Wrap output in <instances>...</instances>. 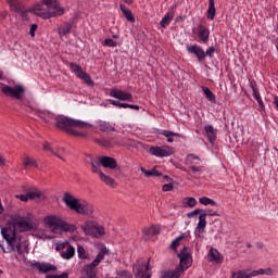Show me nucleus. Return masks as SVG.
Wrapping results in <instances>:
<instances>
[{
	"instance_id": "obj_1",
	"label": "nucleus",
	"mask_w": 278,
	"mask_h": 278,
	"mask_svg": "<svg viewBox=\"0 0 278 278\" xmlns=\"http://www.w3.org/2000/svg\"><path fill=\"white\" fill-rule=\"evenodd\" d=\"M53 125L58 129H62L66 134H70V136H75L76 138H86V132L77 130V127L79 129H90L92 127L88 122L68 118L64 115L55 116Z\"/></svg>"
},
{
	"instance_id": "obj_2",
	"label": "nucleus",
	"mask_w": 278,
	"mask_h": 278,
	"mask_svg": "<svg viewBox=\"0 0 278 278\" xmlns=\"http://www.w3.org/2000/svg\"><path fill=\"white\" fill-rule=\"evenodd\" d=\"M42 3L47 7V10H42V4H36L33 9L34 14L40 18L47 21L49 18L63 16L65 9L60 5L58 0H42Z\"/></svg>"
},
{
	"instance_id": "obj_3",
	"label": "nucleus",
	"mask_w": 278,
	"mask_h": 278,
	"mask_svg": "<svg viewBox=\"0 0 278 278\" xmlns=\"http://www.w3.org/2000/svg\"><path fill=\"white\" fill-rule=\"evenodd\" d=\"M62 201L70 210H73L77 214H81L83 216H92L94 214V206L92 204L86 200L77 199L68 192L64 193Z\"/></svg>"
},
{
	"instance_id": "obj_4",
	"label": "nucleus",
	"mask_w": 278,
	"mask_h": 278,
	"mask_svg": "<svg viewBox=\"0 0 278 278\" xmlns=\"http://www.w3.org/2000/svg\"><path fill=\"white\" fill-rule=\"evenodd\" d=\"M87 162L91 164L92 173H99V170H101V166H103V168H110L111 170H114V168L118 166L116 159L112 156H98L94 159V156L88 155Z\"/></svg>"
},
{
	"instance_id": "obj_5",
	"label": "nucleus",
	"mask_w": 278,
	"mask_h": 278,
	"mask_svg": "<svg viewBox=\"0 0 278 278\" xmlns=\"http://www.w3.org/2000/svg\"><path fill=\"white\" fill-rule=\"evenodd\" d=\"M199 162H201V159L198 155L188 154L186 157V164L189 167H181L180 169L190 175V177H193V179H199L202 173H205V166H197Z\"/></svg>"
},
{
	"instance_id": "obj_6",
	"label": "nucleus",
	"mask_w": 278,
	"mask_h": 278,
	"mask_svg": "<svg viewBox=\"0 0 278 278\" xmlns=\"http://www.w3.org/2000/svg\"><path fill=\"white\" fill-rule=\"evenodd\" d=\"M43 223L52 233H62L70 229L68 224L55 215L46 216Z\"/></svg>"
},
{
	"instance_id": "obj_7",
	"label": "nucleus",
	"mask_w": 278,
	"mask_h": 278,
	"mask_svg": "<svg viewBox=\"0 0 278 278\" xmlns=\"http://www.w3.org/2000/svg\"><path fill=\"white\" fill-rule=\"evenodd\" d=\"M105 255H108V249L102 248L100 250V252L98 253V255L96 256V258L92 261V263L84 266L83 270L88 278L96 277L94 268H97V266H99L101 264V262H103V260H105Z\"/></svg>"
},
{
	"instance_id": "obj_8",
	"label": "nucleus",
	"mask_w": 278,
	"mask_h": 278,
	"mask_svg": "<svg viewBox=\"0 0 278 278\" xmlns=\"http://www.w3.org/2000/svg\"><path fill=\"white\" fill-rule=\"evenodd\" d=\"M0 90L5 94V97H12L17 101H21L25 96V88H23V86L21 85H15L14 87H10L8 85L0 83Z\"/></svg>"
},
{
	"instance_id": "obj_9",
	"label": "nucleus",
	"mask_w": 278,
	"mask_h": 278,
	"mask_svg": "<svg viewBox=\"0 0 278 278\" xmlns=\"http://www.w3.org/2000/svg\"><path fill=\"white\" fill-rule=\"evenodd\" d=\"M81 229L86 236H92L93 238H101V236H105V228L98 225L96 222H86Z\"/></svg>"
},
{
	"instance_id": "obj_10",
	"label": "nucleus",
	"mask_w": 278,
	"mask_h": 278,
	"mask_svg": "<svg viewBox=\"0 0 278 278\" xmlns=\"http://www.w3.org/2000/svg\"><path fill=\"white\" fill-rule=\"evenodd\" d=\"M178 257L180 260L179 266L176 268L180 270L182 274L188 270L189 266H192V256L190 255V249L185 247L180 253H178Z\"/></svg>"
},
{
	"instance_id": "obj_11",
	"label": "nucleus",
	"mask_w": 278,
	"mask_h": 278,
	"mask_svg": "<svg viewBox=\"0 0 278 278\" xmlns=\"http://www.w3.org/2000/svg\"><path fill=\"white\" fill-rule=\"evenodd\" d=\"M2 238L5 239L7 244L9 245L8 249L3 247V243L0 242V249H2L3 253H12L14 251V230L12 228H2L1 229Z\"/></svg>"
},
{
	"instance_id": "obj_12",
	"label": "nucleus",
	"mask_w": 278,
	"mask_h": 278,
	"mask_svg": "<svg viewBox=\"0 0 278 278\" xmlns=\"http://www.w3.org/2000/svg\"><path fill=\"white\" fill-rule=\"evenodd\" d=\"M70 68L72 73H75L76 77L78 79H81L87 86L92 88L94 86V81H92V78L81 68V66L77 63H70Z\"/></svg>"
},
{
	"instance_id": "obj_13",
	"label": "nucleus",
	"mask_w": 278,
	"mask_h": 278,
	"mask_svg": "<svg viewBox=\"0 0 278 278\" xmlns=\"http://www.w3.org/2000/svg\"><path fill=\"white\" fill-rule=\"evenodd\" d=\"M29 220H31V215H28V217H20L15 222L14 228L20 231H31V229H34V224Z\"/></svg>"
},
{
	"instance_id": "obj_14",
	"label": "nucleus",
	"mask_w": 278,
	"mask_h": 278,
	"mask_svg": "<svg viewBox=\"0 0 278 278\" xmlns=\"http://www.w3.org/2000/svg\"><path fill=\"white\" fill-rule=\"evenodd\" d=\"M150 153L151 155H155V157H169V155H173V148L168 146L151 147Z\"/></svg>"
},
{
	"instance_id": "obj_15",
	"label": "nucleus",
	"mask_w": 278,
	"mask_h": 278,
	"mask_svg": "<svg viewBox=\"0 0 278 278\" xmlns=\"http://www.w3.org/2000/svg\"><path fill=\"white\" fill-rule=\"evenodd\" d=\"M110 97L118 99L119 101H134V96L130 92L123 91L121 89H111Z\"/></svg>"
},
{
	"instance_id": "obj_16",
	"label": "nucleus",
	"mask_w": 278,
	"mask_h": 278,
	"mask_svg": "<svg viewBox=\"0 0 278 278\" xmlns=\"http://www.w3.org/2000/svg\"><path fill=\"white\" fill-rule=\"evenodd\" d=\"M198 42L207 45L210 42V28L203 24L198 25Z\"/></svg>"
},
{
	"instance_id": "obj_17",
	"label": "nucleus",
	"mask_w": 278,
	"mask_h": 278,
	"mask_svg": "<svg viewBox=\"0 0 278 278\" xmlns=\"http://www.w3.org/2000/svg\"><path fill=\"white\" fill-rule=\"evenodd\" d=\"M187 51L188 53H192L193 55H195L199 62H203V60H205V50H203L199 45H192L187 47Z\"/></svg>"
},
{
	"instance_id": "obj_18",
	"label": "nucleus",
	"mask_w": 278,
	"mask_h": 278,
	"mask_svg": "<svg viewBox=\"0 0 278 278\" xmlns=\"http://www.w3.org/2000/svg\"><path fill=\"white\" fill-rule=\"evenodd\" d=\"M31 266L33 268H37L39 273H43V274L51 273V271L55 273V270H58V267L55 265H51L49 263L40 264L38 262H34L31 263Z\"/></svg>"
},
{
	"instance_id": "obj_19",
	"label": "nucleus",
	"mask_w": 278,
	"mask_h": 278,
	"mask_svg": "<svg viewBox=\"0 0 278 278\" xmlns=\"http://www.w3.org/2000/svg\"><path fill=\"white\" fill-rule=\"evenodd\" d=\"M96 142L100 144V147H105V149H113V147H121V141L112 138V139H96Z\"/></svg>"
},
{
	"instance_id": "obj_20",
	"label": "nucleus",
	"mask_w": 278,
	"mask_h": 278,
	"mask_svg": "<svg viewBox=\"0 0 278 278\" xmlns=\"http://www.w3.org/2000/svg\"><path fill=\"white\" fill-rule=\"evenodd\" d=\"M205 136L207 137V140L211 144H214L216 142V138L218 136V130L214 128L212 125H206L204 127Z\"/></svg>"
},
{
	"instance_id": "obj_21",
	"label": "nucleus",
	"mask_w": 278,
	"mask_h": 278,
	"mask_svg": "<svg viewBox=\"0 0 278 278\" xmlns=\"http://www.w3.org/2000/svg\"><path fill=\"white\" fill-rule=\"evenodd\" d=\"M36 115L41 118V121H45V123H49L51 125H53V121H55V115L49 111H36Z\"/></svg>"
},
{
	"instance_id": "obj_22",
	"label": "nucleus",
	"mask_w": 278,
	"mask_h": 278,
	"mask_svg": "<svg viewBox=\"0 0 278 278\" xmlns=\"http://www.w3.org/2000/svg\"><path fill=\"white\" fill-rule=\"evenodd\" d=\"M160 233V228L156 226H151L150 228L143 229V240H150L152 236H157Z\"/></svg>"
},
{
	"instance_id": "obj_23",
	"label": "nucleus",
	"mask_w": 278,
	"mask_h": 278,
	"mask_svg": "<svg viewBox=\"0 0 278 278\" xmlns=\"http://www.w3.org/2000/svg\"><path fill=\"white\" fill-rule=\"evenodd\" d=\"M99 174L100 179L105 184L106 186H111V188H114L116 186V182L114 181V178L105 175L101 169L99 172H93Z\"/></svg>"
},
{
	"instance_id": "obj_24",
	"label": "nucleus",
	"mask_w": 278,
	"mask_h": 278,
	"mask_svg": "<svg viewBox=\"0 0 278 278\" xmlns=\"http://www.w3.org/2000/svg\"><path fill=\"white\" fill-rule=\"evenodd\" d=\"M210 260L211 262H215V264H223V255L218 252V250L212 248L210 250Z\"/></svg>"
},
{
	"instance_id": "obj_25",
	"label": "nucleus",
	"mask_w": 278,
	"mask_h": 278,
	"mask_svg": "<svg viewBox=\"0 0 278 278\" xmlns=\"http://www.w3.org/2000/svg\"><path fill=\"white\" fill-rule=\"evenodd\" d=\"M207 214H200L199 216V223L197 226V231L199 233H203V229H205V227H207Z\"/></svg>"
},
{
	"instance_id": "obj_26",
	"label": "nucleus",
	"mask_w": 278,
	"mask_h": 278,
	"mask_svg": "<svg viewBox=\"0 0 278 278\" xmlns=\"http://www.w3.org/2000/svg\"><path fill=\"white\" fill-rule=\"evenodd\" d=\"M206 17L208 21H214V18H216V7L214 0H208Z\"/></svg>"
},
{
	"instance_id": "obj_27",
	"label": "nucleus",
	"mask_w": 278,
	"mask_h": 278,
	"mask_svg": "<svg viewBox=\"0 0 278 278\" xmlns=\"http://www.w3.org/2000/svg\"><path fill=\"white\" fill-rule=\"evenodd\" d=\"M184 275L177 267L175 270H167L161 274V278H180Z\"/></svg>"
},
{
	"instance_id": "obj_28",
	"label": "nucleus",
	"mask_w": 278,
	"mask_h": 278,
	"mask_svg": "<svg viewBox=\"0 0 278 278\" xmlns=\"http://www.w3.org/2000/svg\"><path fill=\"white\" fill-rule=\"evenodd\" d=\"M252 92L254 99L257 101L261 112H264L266 110V106L264 105V101L262 100V96H260V91H257V88L252 86Z\"/></svg>"
},
{
	"instance_id": "obj_29",
	"label": "nucleus",
	"mask_w": 278,
	"mask_h": 278,
	"mask_svg": "<svg viewBox=\"0 0 278 278\" xmlns=\"http://www.w3.org/2000/svg\"><path fill=\"white\" fill-rule=\"evenodd\" d=\"M175 17V13L173 12H168L160 22L161 27H163V29H166V27H168L170 25V22L173 21V18Z\"/></svg>"
},
{
	"instance_id": "obj_30",
	"label": "nucleus",
	"mask_w": 278,
	"mask_h": 278,
	"mask_svg": "<svg viewBox=\"0 0 278 278\" xmlns=\"http://www.w3.org/2000/svg\"><path fill=\"white\" fill-rule=\"evenodd\" d=\"M151 265H149V261L146 265H141L140 267V278H151Z\"/></svg>"
},
{
	"instance_id": "obj_31",
	"label": "nucleus",
	"mask_w": 278,
	"mask_h": 278,
	"mask_svg": "<svg viewBox=\"0 0 278 278\" xmlns=\"http://www.w3.org/2000/svg\"><path fill=\"white\" fill-rule=\"evenodd\" d=\"M119 8L125 18H127L130 23H136V17H134V14L127 7H125V4H121Z\"/></svg>"
},
{
	"instance_id": "obj_32",
	"label": "nucleus",
	"mask_w": 278,
	"mask_h": 278,
	"mask_svg": "<svg viewBox=\"0 0 278 278\" xmlns=\"http://www.w3.org/2000/svg\"><path fill=\"white\" fill-rule=\"evenodd\" d=\"M11 10H13V12H22V14H25V12H23V5H21V2L18 0H7Z\"/></svg>"
},
{
	"instance_id": "obj_33",
	"label": "nucleus",
	"mask_w": 278,
	"mask_h": 278,
	"mask_svg": "<svg viewBox=\"0 0 278 278\" xmlns=\"http://www.w3.org/2000/svg\"><path fill=\"white\" fill-rule=\"evenodd\" d=\"M75 256V248L73 245H67L66 250L61 253L63 260H72Z\"/></svg>"
},
{
	"instance_id": "obj_34",
	"label": "nucleus",
	"mask_w": 278,
	"mask_h": 278,
	"mask_svg": "<svg viewBox=\"0 0 278 278\" xmlns=\"http://www.w3.org/2000/svg\"><path fill=\"white\" fill-rule=\"evenodd\" d=\"M72 29H73V23L67 22L59 28V34H60V36H66L68 34H71Z\"/></svg>"
},
{
	"instance_id": "obj_35",
	"label": "nucleus",
	"mask_w": 278,
	"mask_h": 278,
	"mask_svg": "<svg viewBox=\"0 0 278 278\" xmlns=\"http://www.w3.org/2000/svg\"><path fill=\"white\" fill-rule=\"evenodd\" d=\"M160 136H164L165 138H167V142H175L174 136L179 137V134L177 132H173L170 130H161Z\"/></svg>"
},
{
	"instance_id": "obj_36",
	"label": "nucleus",
	"mask_w": 278,
	"mask_h": 278,
	"mask_svg": "<svg viewBox=\"0 0 278 278\" xmlns=\"http://www.w3.org/2000/svg\"><path fill=\"white\" fill-rule=\"evenodd\" d=\"M203 93L211 103H216V94L208 87H202Z\"/></svg>"
},
{
	"instance_id": "obj_37",
	"label": "nucleus",
	"mask_w": 278,
	"mask_h": 278,
	"mask_svg": "<svg viewBox=\"0 0 278 278\" xmlns=\"http://www.w3.org/2000/svg\"><path fill=\"white\" fill-rule=\"evenodd\" d=\"M141 173H144L146 177H162V173L155 168L147 170L144 167H141Z\"/></svg>"
},
{
	"instance_id": "obj_38",
	"label": "nucleus",
	"mask_w": 278,
	"mask_h": 278,
	"mask_svg": "<svg viewBox=\"0 0 278 278\" xmlns=\"http://www.w3.org/2000/svg\"><path fill=\"white\" fill-rule=\"evenodd\" d=\"M23 166L24 168H29V166H34L35 168H38V163H36V160L26 156L23 159Z\"/></svg>"
},
{
	"instance_id": "obj_39",
	"label": "nucleus",
	"mask_w": 278,
	"mask_h": 278,
	"mask_svg": "<svg viewBox=\"0 0 278 278\" xmlns=\"http://www.w3.org/2000/svg\"><path fill=\"white\" fill-rule=\"evenodd\" d=\"M77 254L79 260H90V254L86 252V249H84V245H78L77 247Z\"/></svg>"
},
{
	"instance_id": "obj_40",
	"label": "nucleus",
	"mask_w": 278,
	"mask_h": 278,
	"mask_svg": "<svg viewBox=\"0 0 278 278\" xmlns=\"http://www.w3.org/2000/svg\"><path fill=\"white\" fill-rule=\"evenodd\" d=\"M99 129H100V131H115L114 126H112L108 122H100Z\"/></svg>"
},
{
	"instance_id": "obj_41",
	"label": "nucleus",
	"mask_w": 278,
	"mask_h": 278,
	"mask_svg": "<svg viewBox=\"0 0 278 278\" xmlns=\"http://www.w3.org/2000/svg\"><path fill=\"white\" fill-rule=\"evenodd\" d=\"M250 274L252 277H257V275H273V269L271 268L258 269V270L250 271Z\"/></svg>"
},
{
	"instance_id": "obj_42",
	"label": "nucleus",
	"mask_w": 278,
	"mask_h": 278,
	"mask_svg": "<svg viewBox=\"0 0 278 278\" xmlns=\"http://www.w3.org/2000/svg\"><path fill=\"white\" fill-rule=\"evenodd\" d=\"M186 238V235H180L178 238H176L172 244L169 245V248L173 251H177V248L179 247V244H181V240H184Z\"/></svg>"
},
{
	"instance_id": "obj_43",
	"label": "nucleus",
	"mask_w": 278,
	"mask_h": 278,
	"mask_svg": "<svg viewBox=\"0 0 278 278\" xmlns=\"http://www.w3.org/2000/svg\"><path fill=\"white\" fill-rule=\"evenodd\" d=\"M14 240H15V242H13L14 251H17L18 255H23L24 253L23 247L21 245V241H18V239L16 238V232H14Z\"/></svg>"
},
{
	"instance_id": "obj_44",
	"label": "nucleus",
	"mask_w": 278,
	"mask_h": 278,
	"mask_svg": "<svg viewBox=\"0 0 278 278\" xmlns=\"http://www.w3.org/2000/svg\"><path fill=\"white\" fill-rule=\"evenodd\" d=\"M251 277H252L251 271H242V270L232 273V276H231V278H251Z\"/></svg>"
},
{
	"instance_id": "obj_45",
	"label": "nucleus",
	"mask_w": 278,
	"mask_h": 278,
	"mask_svg": "<svg viewBox=\"0 0 278 278\" xmlns=\"http://www.w3.org/2000/svg\"><path fill=\"white\" fill-rule=\"evenodd\" d=\"M185 207H194L197 205V199L194 198H185L182 200Z\"/></svg>"
},
{
	"instance_id": "obj_46",
	"label": "nucleus",
	"mask_w": 278,
	"mask_h": 278,
	"mask_svg": "<svg viewBox=\"0 0 278 278\" xmlns=\"http://www.w3.org/2000/svg\"><path fill=\"white\" fill-rule=\"evenodd\" d=\"M199 202L202 204V205H213V206H216V202L207 197H202L199 199Z\"/></svg>"
},
{
	"instance_id": "obj_47",
	"label": "nucleus",
	"mask_w": 278,
	"mask_h": 278,
	"mask_svg": "<svg viewBox=\"0 0 278 278\" xmlns=\"http://www.w3.org/2000/svg\"><path fill=\"white\" fill-rule=\"evenodd\" d=\"M28 193V199L34 200V199H40L42 197V191L35 189L34 191H29Z\"/></svg>"
},
{
	"instance_id": "obj_48",
	"label": "nucleus",
	"mask_w": 278,
	"mask_h": 278,
	"mask_svg": "<svg viewBox=\"0 0 278 278\" xmlns=\"http://www.w3.org/2000/svg\"><path fill=\"white\" fill-rule=\"evenodd\" d=\"M205 58H214V53H216V48L214 46H211L210 48L206 49Z\"/></svg>"
},
{
	"instance_id": "obj_49",
	"label": "nucleus",
	"mask_w": 278,
	"mask_h": 278,
	"mask_svg": "<svg viewBox=\"0 0 278 278\" xmlns=\"http://www.w3.org/2000/svg\"><path fill=\"white\" fill-rule=\"evenodd\" d=\"M117 278H132L127 270L117 271Z\"/></svg>"
},
{
	"instance_id": "obj_50",
	"label": "nucleus",
	"mask_w": 278,
	"mask_h": 278,
	"mask_svg": "<svg viewBox=\"0 0 278 278\" xmlns=\"http://www.w3.org/2000/svg\"><path fill=\"white\" fill-rule=\"evenodd\" d=\"M62 153H64V148H59L56 152L54 151V153L52 154L59 157V160H62L64 162V157L62 156Z\"/></svg>"
},
{
	"instance_id": "obj_51",
	"label": "nucleus",
	"mask_w": 278,
	"mask_h": 278,
	"mask_svg": "<svg viewBox=\"0 0 278 278\" xmlns=\"http://www.w3.org/2000/svg\"><path fill=\"white\" fill-rule=\"evenodd\" d=\"M46 278H68V273H63L60 275H47Z\"/></svg>"
},
{
	"instance_id": "obj_52",
	"label": "nucleus",
	"mask_w": 278,
	"mask_h": 278,
	"mask_svg": "<svg viewBox=\"0 0 278 278\" xmlns=\"http://www.w3.org/2000/svg\"><path fill=\"white\" fill-rule=\"evenodd\" d=\"M103 46L104 47H116V41H114L113 39H105L103 41Z\"/></svg>"
},
{
	"instance_id": "obj_53",
	"label": "nucleus",
	"mask_w": 278,
	"mask_h": 278,
	"mask_svg": "<svg viewBox=\"0 0 278 278\" xmlns=\"http://www.w3.org/2000/svg\"><path fill=\"white\" fill-rule=\"evenodd\" d=\"M43 150L49 151L50 153H55V150H53V148L51 147V143L47 141L43 143Z\"/></svg>"
},
{
	"instance_id": "obj_54",
	"label": "nucleus",
	"mask_w": 278,
	"mask_h": 278,
	"mask_svg": "<svg viewBox=\"0 0 278 278\" xmlns=\"http://www.w3.org/2000/svg\"><path fill=\"white\" fill-rule=\"evenodd\" d=\"M201 212H202L201 210L197 208V210H194V211L188 213V214H187V217H188V218H194V216H197L198 214H201Z\"/></svg>"
},
{
	"instance_id": "obj_55",
	"label": "nucleus",
	"mask_w": 278,
	"mask_h": 278,
	"mask_svg": "<svg viewBox=\"0 0 278 278\" xmlns=\"http://www.w3.org/2000/svg\"><path fill=\"white\" fill-rule=\"evenodd\" d=\"M36 29H38V25L33 24L30 26V30H29V35L31 36V38H34L36 36Z\"/></svg>"
},
{
	"instance_id": "obj_56",
	"label": "nucleus",
	"mask_w": 278,
	"mask_h": 278,
	"mask_svg": "<svg viewBox=\"0 0 278 278\" xmlns=\"http://www.w3.org/2000/svg\"><path fill=\"white\" fill-rule=\"evenodd\" d=\"M163 192H170L173 190V185L172 184H165L162 187Z\"/></svg>"
},
{
	"instance_id": "obj_57",
	"label": "nucleus",
	"mask_w": 278,
	"mask_h": 278,
	"mask_svg": "<svg viewBox=\"0 0 278 278\" xmlns=\"http://www.w3.org/2000/svg\"><path fill=\"white\" fill-rule=\"evenodd\" d=\"M17 199H20V201L27 202V201H29V195H28V193L27 194H20V195H17Z\"/></svg>"
},
{
	"instance_id": "obj_58",
	"label": "nucleus",
	"mask_w": 278,
	"mask_h": 278,
	"mask_svg": "<svg viewBox=\"0 0 278 278\" xmlns=\"http://www.w3.org/2000/svg\"><path fill=\"white\" fill-rule=\"evenodd\" d=\"M132 270L136 273V278H140V266H134Z\"/></svg>"
},
{
	"instance_id": "obj_59",
	"label": "nucleus",
	"mask_w": 278,
	"mask_h": 278,
	"mask_svg": "<svg viewBox=\"0 0 278 278\" xmlns=\"http://www.w3.org/2000/svg\"><path fill=\"white\" fill-rule=\"evenodd\" d=\"M129 110H136L138 112V110H140L139 105L136 104H128Z\"/></svg>"
},
{
	"instance_id": "obj_60",
	"label": "nucleus",
	"mask_w": 278,
	"mask_h": 278,
	"mask_svg": "<svg viewBox=\"0 0 278 278\" xmlns=\"http://www.w3.org/2000/svg\"><path fill=\"white\" fill-rule=\"evenodd\" d=\"M109 103H110L111 105H115L116 108H118V105H119L121 102H118V101H116V100H109Z\"/></svg>"
},
{
	"instance_id": "obj_61",
	"label": "nucleus",
	"mask_w": 278,
	"mask_h": 278,
	"mask_svg": "<svg viewBox=\"0 0 278 278\" xmlns=\"http://www.w3.org/2000/svg\"><path fill=\"white\" fill-rule=\"evenodd\" d=\"M0 166H5V157L0 154Z\"/></svg>"
},
{
	"instance_id": "obj_62",
	"label": "nucleus",
	"mask_w": 278,
	"mask_h": 278,
	"mask_svg": "<svg viewBox=\"0 0 278 278\" xmlns=\"http://www.w3.org/2000/svg\"><path fill=\"white\" fill-rule=\"evenodd\" d=\"M202 214H206V216H216V213H212V211H206L205 213Z\"/></svg>"
},
{
	"instance_id": "obj_63",
	"label": "nucleus",
	"mask_w": 278,
	"mask_h": 278,
	"mask_svg": "<svg viewBox=\"0 0 278 278\" xmlns=\"http://www.w3.org/2000/svg\"><path fill=\"white\" fill-rule=\"evenodd\" d=\"M129 106V104H127V103H121L119 102V105H118V108H124V109H127Z\"/></svg>"
},
{
	"instance_id": "obj_64",
	"label": "nucleus",
	"mask_w": 278,
	"mask_h": 278,
	"mask_svg": "<svg viewBox=\"0 0 278 278\" xmlns=\"http://www.w3.org/2000/svg\"><path fill=\"white\" fill-rule=\"evenodd\" d=\"M64 249V244H60L55 247V251H62Z\"/></svg>"
}]
</instances>
